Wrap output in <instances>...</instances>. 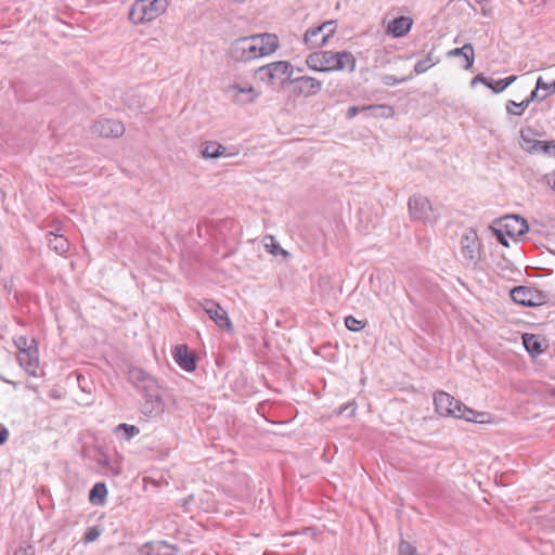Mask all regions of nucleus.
I'll return each mask as SVG.
<instances>
[{"label": "nucleus", "mask_w": 555, "mask_h": 555, "mask_svg": "<svg viewBox=\"0 0 555 555\" xmlns=\"http://www.w3.org/2000/svg\"><path fill=\"white\" fill-rule=\"evenodd\" d=\"M49 247L59 255H65L70 247L69 241L62 234L49 233Z\"/></svg>", "instance_id": "obj_19"}, {"label": "nucleus", "mask_w": 555, "mask_h": 555, "mask_svg": "<svg viewBox=\"0 0 555 555\" xmlns=\"http://www.w3.org/2000/svg\"><path fill=\"white\" fill-rule=\"evenodd\" d=\"M20 366L30 376H39V350L38 346L16 354Z\"/></svg>", "instance_id": "obj_13"}, {"label": "nucleus", "mask_w": 555, "mask_h": 555, "mask_svg": "<svg viewBox=\"0 0 555 555\" xmlns=\"http://www.w3.org/2000/svg\"><path fill=\"white\" fill-rule=\"evenodd\" d=\"M294 67L287 61H276L259 67L255 72L257 80L269 86H285L291 83Z\"/></svg>", "instance_id": "obj_4"}, {"label": "nucleus", "mask_w": 555, "mask_h": 555, "mask_svg": "<svg viewBox=\"0 0 555 555\" xmlns=\"http://www.w3.org/2000/svg\"><path fill=\"white\" fill-rule=\"evenodd\" d=\"M516 76H508L504 79H499L496 81V85H500V87H494L493 86V91L495 93H499V92H502L503 90H505L509 85H512L515 80H516Z\"/></svg>", "instance_id": "obj_36"}, {"label": "nucleus", "mask_w": 555, "mask_h": 555, "mask_svg": "<svg viewBox=\"0 0 555 555\" xmlns=\"http://www.w3.org/2000/svg\"><path fill=\"white\" fill-rule=\"evenodd\" d=\"M440 62V59L438 55L435 54L434 50H430L426 56L420 61L416 62L414 66V75H421L426 73L429 68L437 65Z\"/></svg>", "instance_id": "obj_20"}, {"label": "nucleus", "mask_w": 555, "mask_h": 555, "mask_svg": "<svg viewBox=\"0 0 555 555\" xmlns=\"http://www.w3.org/2000/svg\"><path fill=\"white\" fill-rule=\"evenodd\" d=\"M245 94L249 95V101H254L258 96V93L251 87H249L248 89L245 88Z\"/></svg>", "instance_id": "obj_44"}, {"label": "nucleus", "mask_w": 555, "mask_h": 555, "mask_svg": "<svg viewBox=\"0 0 555 555\" xmlns=\"http://www.w3.org/2000/svg\"><path fill=\"white\" fill-rule=\"evenodd\" d=\"M143 402L141 411L150 417L160 416L166 409V402L157 384H151L150 388L142 389Z\"/></svg>", "instance_id": "obj_7"}, {"label": "nucleus", "mask_w": 555, "mask_h": 555, "mask_svg": "<svg viewBox=\"0 0 555 555\" xmlns=\"http://www.w3.org/2000/svg\"><path fill=\"white\" fill-rule=\"evenodd\" d=\"M202 307L219 327L231 330V322L228 319L227 312L218 304L212 300H205L202 302Z\"/></svg>", "instance_id": "obj_14"}, {"label": "nucleus", "mask_w": 555, "mask_h": 555, "mask_svg": "<svg viewBox=\"0 0 555 555\" xmlns=\"http://www.w3.org/2000/svg\"><path fill=\"white\" fill-rule=\"evenodd\" d=\"M461 255L469 264H476L480 258V243L473 229L467 230L461 237Z\"/></svg>", "instance_id": "obj_9"}, {"label": "nucleus", "mask_w": 555, "mask_h": 555, "mask_svg": "<svg viewBox=\"0 0 555 555\" xmlns=\"http://www.w3.org/2000/svg\"><path fill=\"white\" fill-rule=\"evenodd\" d=\"M8 437H9V431L7 428L3 427L0 430V444H3L8 440Z\"/></svg>", "instance_id": "obj_45"}, {"label": "nucleus", "mask_w": 555, "mask_h": 555, "mask_svg": "<svg viewBox=\"0 0 555 555\" xmlns=\"http://www.w3.org/2000/svg\"><path fill=\"white\" fill-rule=\"evenodd\" d=\"M13 344L17 349V352H25L33 348V346H38L36 339H29L26 336H17L13 339Z\"/></svg>", "instance_id": "obj_27"}, {"label": "nucleus", "mask_w": 555, "mask_h": 555, "mask_svg": "<svg viewBox=\"0 0 555 555\" xmlns=\"http://www.w3.org/2000/svg\"><path fill=\"white\" fill-rule=\"evenodd\" d=\"M100 465L107 466L108 465V459L105 454H101V457L98 460Z\"/></svg>", "instance_id": "obj_46"}, {"label": "nucleus", "mask_w": 555, "mask_h": 555, "mask_svg": "<svg viewBox=\"0 0 555 555\" xmlns=\"http://www.w3.org/2000/svg\"><path fill=\"white\" fill-rule=\"evenodd\" d=\"M520 137H521V143H520L521 147L529 153L528 146L537 143L538 140H532L530 138H527L524 131L520 132Z\"/></svg>", "instance_id": "obj_42"}, {"label": "nucleus", "mask_w": 555, "mask_h": 555, "mask_svg": "<svg viewBox=\"0 0 555 555\" xmlns=\"http://www.w3.org/2000/svg\"><path fill=\"white\" fill-rule=\"evenodd\" d=\"M486 1H487V0H476V2H478V3H483V2H486Z\"/></svg>", "instance_id": "obj_51"}, {"label": "nucleus", "mask_w": 555, "mask_h": 555, "mask_svg": "<svg viewBox=\"0 0 555 555\" xmlns=\"http://www.w3.org/2000/svg\"><path fill=\"white\" fill-rule=\"evenodd\" d=\"M409 214L412 220L424 223H434L437 216L429 199L421 194H414L409 198Z\"/></svg>", "instance_id": "obj_6"}, {"label": "nucleus", "mask_w": 555, "mask_h": 555, "mask_svg": "<svg viewBox=\"0 0 555 555\" xmlns=\"http://www.w3.org/2000/svg\"><path fill=\"white\" fill-rule=\"evenodd\" d=\"M307 66L315 72H343L353 73L356 57L349 51H319L311 53L306 59Z\"/></svg>", "instance_id": "obj_1"}, {"label": "nucleus", "mask_w": 555, "mask_h": 555, "mask_svg": "<svg viewBox=\"0 0 555 555\" xmlns=\"http://www.w3.org/2000/svg\"><path fill=\"white\" fill-rule=\"evenodd\" d=\"M322 28V37L319 41V44H326L328 39L335 34L336 31V21H327L324 22L321 25Z\"/></svg>", "instance_id": "obj_28"}, {"label": "nucleus", "mask_w": 555, "mask_h": 555, "mask_svg": "<svg viewBox=\"0 0 555 555\" xmlns=\"http://www.w3.org/2000/svg\"><path fill=\"white\" fill-rule=\"evenodd\" d=\"M547 182L555 190V173L547 178Z\"/></svg>", "instance_id": "obj_47"}, {"label": "nucleus", "mask_w": 555, "mask_h": 555, "mask_svg": "<svg viewBox=\"0 0 555 555\" xmlns=\"http://www.w3.org/2000/svg\"><path fill=\"white\" fill-rule=\"evenodd\" d=\"M173 359L178 363V365L186 372H192L195 370V358L189 351L186 345H178L173 350Z\"/></svg>", "instance_id": "obj_15"}, {"label": "nucleus", "mask_w": 555, "mask_h": 555, "mask_svg": "<svg viewBox=\"0 0 555 555\" xmlns=\"http://www.w3.org/2000/svg\"><path fill=\"white\" fill-rule=\"evenodd\" d=\"M528 107V101H521L519 103L509 100L506 103V112L509 115L521 116Z\"/></svg>", "instance_id": "obj_29"}, {"label": "nucleus", "mask_w": 555, "mask_h": 555, "mask_svg": "<svg viewBox=\"0 0 555 555\" xmlns=\"http://www.w3.org/2000/svg\"><path fill=\"white\" fill-rule=\"evenodd\" d=\"M117 431H122L125 435V439L129 440L132 437L137 436L140 430L134 425H128V424H119L116 428Z\"/></svg>", "instance_id": "obj_33"}, {"label": "nucleus", "mask_w": 555, "mask_h": 555, "mask_svg": "<svg viewBox=\"0 0 555 555\" xmlns=\"http://www.w3.org/2000/svg\"><path fill=\"white\" fill-rule=\"evenodd\" d=\"M511 298L516 304L525 307H534L543 302L542 294L531 287L516 286L511 291Z\"/></svg>", "instance_id": "obj_10"}, {"label": "nucleus", "mask_w": 555, "mask_h": 555, "mask_svg": "<svg viewBox=\"0 0 555 555\" xmlns=\"http://www.w3.org/2000/svg\"><path fill=\"white\" fill-rule=\"evenodd\" d=\"M522 344L526 350L533 357L543 352L541 339L534 334H524Z\"/></svg>", "instance_id": "obj_22"}, {"label": "nucleus", "mask_w": 555, "mask_h": 555, "mask_svg": "<svg viewBox=\"0 0 555 555\" xmlns=\"http://www.w3.org/2000/svg\"><path fill=\"white\" fill-rule=\"evenodd\" d=\"M170 0H135L129 11V20L134 25H142L164 14Z\"/></svg>", "instance_id": "obj_3"}, {"label": "nucleus", "mask_w": 555, "mask_h": 555, "mask_svg": "<svg viewBox=\"0 0 555 555\" xmlns=\"http://www.w3.org/2000/svg\"><path fill=\"white\" fill-rule=\"evenodd\" d=\"M101 534V530L98 527H90L85 533L83 541L86 543H91L95 541Z\"/></svg>", "instance_id": "obj_37"}, {"label": "nucleus", "mask_w": 555, "mask_h": 555, "mask_svg": "<svg viewBox=\"0 0 555 555\" xmlns=\"http://www.w3.org/2000/svg\"><path fill=\"white\" fill-rule=\"evenodd\" d=\"M294 85V91L298 95L306 98L318 94L322 89V82L310 76H300L291 80Z\"/></svg>", "instance_id": "obj_12"}, {"label": "nucleus", "mask_w": 555, "mask_h": 555, "mask_svg": "<svg viewBox=\"0 0 555 555\" xmlns=\"http://www.w3.org/2000/svg\"><path fill=\"white\" fill-rule=\"evenodd\" d=\"M15 555H35V550L30 545L26 547H20L16 550Z\"/></svg>", "instance_id": "obj_43"}, {"label": "nucleus", "mask_w": 555, "mask_h": 555, "mask_svg": "<svg viewBox=\"0 0 555 555\" xmlns=\"http://www.w3.org/2000/svg\"><path fill=\"white\" fill-rule=\"evenodd\" d=\"M400 555H420L416 548L408 541L402 540L399 544Z\"/></svg>", "instance_id": "obj_35"}, {"label": "nucleus", "mask_w": 555, "mask_h": 555, "mask_svg": "<svg viewBox=\"0 0 555 555\" xmlns=\"http://www.w3.org/2000/svg\"><path fill=\"white\" fill-rule=\"evenodd\" d=\"M390 111V107L386 105H369V106H351L347 109V117L353 118L358 115L359 112L363 111Z\"/></svg>", "instance_id": "obj_30"}, {"label": "nucleus", "mask_w": 555, "mask_h": 555, "mask_svg": "<svg viewBox=\"0 0 555 555\" xmlns=\"http://www.w3.org/2000/svg\"><path fill=\"white\" fill-rule=\"evenodd\" d=\"M543 100H545V95H542V93L540 92V90H538V87L535 86V89L524 101H528L529 106L531 102Z\"/></svg>", "instance_id": "obj_40"}, {"label": "nucleus", "mask_w": 555, "mask_h": 555, "mask_svg": "<svg viewBox=\"0 0 555 555\" xmlns=\"http://www.w3.org/2000/svg\"><path fill=\"white\" fill-rule=\"evenodd\" d=\"M106 496H107V488H106L105 483H103V482L95 483L89 493V500L93 504H99V505L104 504Z\"/></svg>", "instance_id": "obj_23"}, {"label": "nucleus", "mask_w": 555, "mask_h": 555, "mask_svg": "<svg viewBox=\"0 0 555 555\" xmlns=\"http://www.w3.org/2000/svg\"><path fill=\"white\" fill-rule=\"evenodd\" d=\"M436 412L441 416L463 418L467 422L483 423L485 413L476 412L461 401L444 391H437L434 395Z\"/></svg>", "instance_id": "obj_2"}, {"label": "nucleus", "mask_w": 555, "mask_h": 555, "mask_svg": "<svg viewBox=\"0 0 555 555\" xmlns=\"http://www.w3.org/2000/svg\"><path fill=\"white\" fill-rule=\"evenodd\" d=\"M496 81H498V80H493V79H492V85H493L494 87H500V85H496Z\"/></svg>", "instance_id": "obj_50"}, {"label": "nucleus", "mask_w": 555, "mask_h": 555, "mask_svg": "<svg viewBox=\"0 0 555 555\" xmlns=\"http://www.w3.org/2000/svg\"><path fill=\"white\" fill-rule=\"evenodd\" d=\"M413 20L409 16H400L388 23L387 33L393 38L404 37L411 29Z\"/></svg>", "instance_id": "obj_16"}, {"label": "nucleus", "mask_w": 555, "mask_h": 555, "mask_svg": "<svg viewBox=\"0 0 555 555\" xmlns=\"http://www.w3.org/2000/svg\"><path fill=\"white\" fill-rule=\"evenodd\" d=\"M411 78H413V75H410L408 78H397L393 75H385L382 80L386 86H393L396 83L404 82Z\"/></svg>", "instance_id": "obj_38"}, {"label": "nucleus", "mask_w": 555, "mask_h": 555, "mask_svg": "<svg viewBox=\"0 0 555 555\" xmlns=\"http://www.w3.org/2000/svg\"><path fill=\"white\" fill-rule=\"evenodd\" d=\"M151 555H177V547L165 542L159 541L150 546Z\"/></svg>", "instance_id": "obj_25"}, {"label": "nucleus", "mask_w": 555, "mask_h": 555, "mask_svg": "<svg viewBox=\"0 0 555 555\" xmlns=\"http://www.w3.org/2000/svg\"><path fill=\"white\" fill-rule=\"evenodd\" d=\"M447 56L448 57H456V56L461 57L462 59V67L466 70L470 69L474 64V60H475L474 47L472 43H465L461 48H455V49L448 51Z\"/></svg>", "instance_id": "obj_17"}, {"label": "nucleus", "mask_w": 555, "mask_h": 555, "mask_svg": "<svg viewBox=\"0 0 555 555\" xmlns=\"http://www.w3.org/2000/svg\"><path fill=\"white\" fill-rule=\"evenodd\" d=\"M319 35H322V28H321V25L318 26V27H312V28H309L306 30L305 35H304V42L309 46L310 48H319V47H322L323 44H319V41L317 39V37Z\"/></svg>", "instance_id": "obj_26"}, {"label": "nucleus", "mask_w": 555, "mask_h": 555, "mask_svg": "<svg viewBox=\"0 0 555 555\" xmlns=\"http://www.w3.org/2000/svg\"><path fill=\"white\" fill-rule=\"evenodd\" d=\"M201 154L205 158H218L225 154L227 149L214 141H205L201 144Z\"/></svg>", "instance_id": "obj_18"}, {"label": "nucleus", "mask_w": 555, "mask_h": 555, "mask_svg": "<svg viewBox=\"0 0 555 555\" xmlns=\"http://www.w3.org/2000/svg\"><path fill=\"white\" fill-rule=\"evenodd\" d=\"M547 393L555 398V385L547 389Z\"/></svg>", "instance_id": "obj_49"}, {"label": "nucleus", "mask_w": 555, "mask_h": 555, "mask_svg": "<svg viewBox=\"0 0 555 555\" xmlns=\"http://www.w3.org/2000/svg\"><path fill=\"white\" fill-rule=\"evenodd\" d=\"M535 86L542 95H545V99L555 93V81L547 83L541 77H539Z\"/></svg>", "instance_id": "obj_32"}, {"label": "nucleus", "mask_w": 555, "mask_h": 555, "mask_svg": "<svg viewBox=\"0 0 555 555\" xmlns=\"http://www.w3.org/2000/svg\"><path fill=\"white\" fill-rule=\"evenodd\" d=\"M345 325L349 331L359 332L364 327L365 322L360 321L352 315H348L345 318Z\"/></svg>", "instance_id": "obj_34"}, {"label": "nucleus", "mask_w": 555, "mask_h": 555, "mask_svg": "<svg viewBox=\"0 0 555 555\" xmlns=\"http://www.w3.org/2000/svg\"><path fill=\"white\" fill-rule=\"evenodd\" d=\"M347 411H349L348 413H349L350 416L353 415L354 412H356V403L354 402H349V403H346V404L341 405L338 409L337 413L339 415H341V414L346 413Z\"/></svg>", "instance_id": "obj_41"}, {"label": "nucleus", "mask_w": 555, "mask_h": 555, "mask_svg": "<svg viewBox=\"0 0 555 555\" xmlns=\"http://www.w3.org/2000/svg\"><path fill=\"white\" fill-rule=\"evenodd\" d=\"M129 378L141 391L143 388H150L151 384H156L147 373L140 369H131L129 371Z\"/></svg>", "instance_id": "obj_21"}, {"label": "nucleus", "mask_w": 555, "mask_h": 555, "mask_svg": "<svg viewBox=\"0 0 555 555\" xmlns=\"http://www.w3.org/2000/svg\"><path fill=\"white\" fill-rule=\"evenodd\" d=\"M492 10L491 8H487V7H482L481 8V13L485 15V16H489L491 14Z\"/></svg>", "instance_id": "obj_48"}, {"label": "nucleus", "mask_w": 555, "mask_h": 555, "mask_svg": "<svg viewBox=\"0 0 555 555\" xmlns=\"http://www.w3.org/2000/svg\"><path fill=\"white\" fill-rule=\"evenodd\" d=\"M91 132L103 138H119L124 134L125 127L118 120L100 119L92 125Z\"/></svg>", "instance_id": "obj_11"}, {"label": "nucleus", "mask_w": 555, "mask_h": 555, "mask_svg": "<svg viewBox=\"0 0 555 555\" xmlns=\"http://www.w3.org/2000/svg\"><path fill=\"white\" fill-rule=\"evenodd\" d=\"M501 228L498 230V236L501 244L508 246V243L503 238V234L511 237L521 236L529 231L528 222L525 218L517 215H508L500 220Z\"/></svg>", "instance_id": "obj_8"}, {"label": "nucleus", "mask_w": 555, "mask_h": 555, "mask_svg": "<svg viewBox=\"0 0 555 555\" xmlns=\"http://www.w3.org/2000/svg\"><path fill=\"white\" fill-rule=\"evenodd\" d=\"M477 82H481L485 86H487L488 88L493 90V85H492V79L491 78H487V77H485L482 75H477V76H475L472 79L470 85L474 87Z\"/></svg>", "instance_id": "obj_39"}, {"label": "nucleus", "mask_w": 555, "mask_h": 555, "mask_svg": "<svg viewBox=\"0 0 555 555\" xmlns=\"http://www.w3.org/2000/svg\"><path fill=\"white\" fill-rule=\"evenodd\" d=\"M264 247L270 254L274 256L280 254L287 255V251L284 250L278 243H275L272 236H267L264 238Z\"/></svg>", "instance_id": "obj_31"}, {"label": "nucleus", "mask_w": 555, "mask_h": 555, "mask_svg": "<svg viewBox=\"0 0 555 555\" xmlns=\"http://www.w3.org/2000/svg\"><path fill=\"white\" fill-rule=\"evenodd\" d=\"M280 46L276 35L263 33L245 36V54L248 59H258L274 53Z\"/></svg>", "instance_id": "obj_5"}, {"label": "nucleus", "mask_w": 555, "mask_h": 555, "mask_svg": "<svg viewBox=\"0 0 555 555\" xmlns=\"http://www.w3.org/2000/svg\"><path fill=\"white\" fill-rule=\"evenodd\" d=\"M531 154H543L555 157V143L547 141H537V143L528 146Z\"/></svg>", "instance_id": "obj_24"}]
</instances>
